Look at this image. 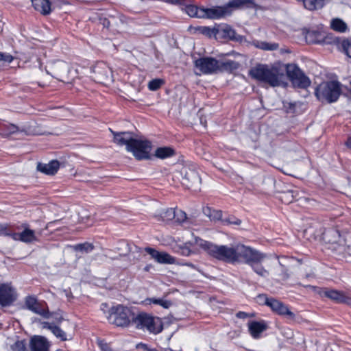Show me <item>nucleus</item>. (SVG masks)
<instances>
[{
	"label": "nucleus",
	"mask_w": 351,
	"mask_h": 351,
	"mask_svg": "<svg viewBox=\"0 0 351 351\" xmlns=\"http://www.w3.org/2000/svg\"><path fill=\"white\" fill-rule=\"evenodd\" d=\"M195 66L204 74H212L219 71V61L211 57L196 60Z\"/></svg>",
	"instance_id": "nucleus-10"
},
{
	"label": "nucleus",
	"mask_w": 351,
	"mask_h": 351,
	"mask_svg": "<svg viewBox=\"0 0 351 351\" xmlns=\"http://www.w3.org/2000/svg\"><path fill=\"white\" fill-rule=\"evenodd\" d=\"M285 67L280 64H258L250 70L251 76L272 87L285 86L287 84Z\"/></svg>",
	"instance_id": "nucleus-2"
},
{
	"label": "nucleus",
	"mask_w": 351,
	"mask_h": 351,
	"mask_svg": "<svg viewBox=\"0 0 351 351\" xmlns=\"http://www.w3.org/2000/svg\"><path fill=\"white\" fill-rule=\"evenodd\" d=\"M176 210L173 208H167L160 214V217L163 221L168 222L175 218Z\"/></svg>",
	"instance_id": "nucleus-36"
},
{
	"label": "nucleus",
	"mask_w": 351,
	"mask_h": 351,
	"mask_svg": "<svg viewBox=\"0 0 351 351\" xmlns=\"http://www.w3.org/2000/svg\"><path fill=\"white\" fill-rule=\"evenodd\" d=\"M251 251L253 254L252 256L253 260L248 261L247 260V258H244L243 262L250 265L253 271L258 276L263 278H267L269 276V271L261 264V263L266 258V255L252 247Z\"/></svg>",
	"instance_id": "nucleus-8"
},
{
	"label": "nucleus",
	"mask_w": 351,
	"mask_h": 351,
	"mask_svg": "<svg viewBox=\"0 0 351 351\" xmlns=\"http://www.w3.org/2000/svg\"><path fill=\"white\" fill-rule=\"evenodd\" d=\"M145 250L158 263L174 264L176 262V258L166 252H160L151 247H146Z\"/></svg>",
	"instance_id": "nucleus-18"
},
{
	"label": "nucleus",
	"mask_w": 351,
	"mask_h": 351,
	"mask_svg": "<svg viewBox=\"0 0 351 351\" xmlns=\"http://www.w3.org/2000/svg\"><path fill=\"white\" fill-rule=\"evenodd\" d=\"M330 25L332 29L339 32H345L347 29L346 23L339 19L332 20Z\"/></svg>",
	"instance_id": "nucleus-33"
},
{
	"label": "nucleus",
	"mask_w": 351,
	"mask_h": 351,
	"mask_svg": "<svg viewBox=\"0 0 351 351\" xmlns=\"http://www.w3.org/2000/svg\"><path fill=\"white\" fill-rule=\"evenodd\" d=\"M182 183L189 189L197 188L201 183V178L197 171L189 168L182 169Z\"/></svg>",
	"instance_id": "nucleus-12"
},
{
	"label": "nucleus",
	"mask_w": 351,
	"mask_h": 351,
	"mask_svg": "<svg viewBox=\"0 0 351 351\" xmlns=\"http://www.w3.org/2000/svg\"><path fill=\"white\" fill-rule=\"evenodd\" d=\"M23 231L19 233L12 232L11 238L14 241H19L25 243H32L39 241L38 234H40L41 231L36 232L31 230L26 223L22 225Z\"/></svg>",
	"instance_id": "nucleus-11"
},
{
	"label": "nucleus",
	"mask_w": 351,
	"mask_h": 351,
	"mask_svg": "<svg viewBox=\"0 0 351 351\" xmlns=\"http://www.w3.org/2000/svg\"><path fill=\"white\" fill-rule=\"evenodd\" d=\"M106 318L109 323L124 327L129 325L130 320L134 319V315L129 308L119 304L110 309Z\"/></svg>",
	"instance_id": "nucleus-4"
},
{
	"label": "nucleus",
	"mask_w": 351,
	"mask_h": 351,
	"mask_svg": "<svg viewBox=\"0 0 351 351\" xmlns=\"http://www.w3.org/2000/svg\"><path fill=\"white\" fill-rule=\"evenodd\" d=\"M56 319L57 320V323H60L62 320V318L61 317H58V318H56Z\"/></svg>",
	"instance_id": "nucleus-53"
},
{
	"label": "nucleus",
	"mask_w": 351,
	"mask_h": 351,
	"mask_svg": "<svg viewBox=\"0 0 351 351\" xmlns=\"http://www.w3.org/2000/svg\"><path fill=\"white\" fill-rule=\"evenodd\" d=\"M254 45L261 49L266 51H274L276 50L279 45L275 43H267L265 41H254Z\"/></svg>",
	"instance_id": "nucleus-30"
},
{
	"label": "nucleus",
	"mask_w": 351,
	"mask_h": 351,
	"mask_svg": "<svg viewBox=\"0 0 351 351\" xmlns=\"http://www.w3.org/2000/svg\"><path fill=\"white\" fill-rule=\"evenodd\" d=\"M110 131L114 135V142L120 146L125 145L126 150H128V147L131 145L134 138L131 134L129 132H114L111 130Z\"/></svg>",
	"instance_id": "nucleus-22"
},
{
	"label": "nucleus",
	"mask_w": 351,
	"mask_h": 351,
	"mask_svg": "<svg viewBox=\"0 0 351 351\" xmlns=\"http://www.w3.org/2000/svg\"><path fill=\"white\" fill-rule=\"evenodd\" d=\"M240 64L237 62L233 60H226L219 62V71H226L232 72L237 70Z\"/></svg>",
	"instance_id": "nucleus-28"
},
{
	"label": "nucleus",
	"mask_w": 351,
	"mask_h": 351,
	"mask_svg": "<svg viewBox=\"0 0 351 351\" xmlns=\"http://www.w3.org/2000/svg\"><path fill=\"white\" fill-rule=\"evenodd\" d=\"M173 155H174V150L169 147H159L155 152V156L161 159L171 157Z\"/></svg>",
	"instance_id": "nucleus-31"
},
{
	"label": "nucleus",
	"mask_w": 351,
	"mask_h": 351,
	"mask_svg": "<svg viewBox=\"0 0 351 351\" xmlns=\"http://www.w3.org/2000/svg\"><path fill=\"white\" fill-rule=\"evenodd\" d=\"M60 167L58 160H52L47 164L38 162L37 170L47 175H54Z\"/></svg>",
	"instance_id": "nucleus-23"
},
{
	"label": "nucleus",
	"mask_w": 351,
	"mask_h": 351,
	"mask_svg": "<svg viewBox=\"0 0 351 351\" xmlns=\"http://www.w3.org/2000/svg\"><path fill=\"white\" fill-rule=\"evenodd\" d=\"M15 299V291L10 285L8 284L0 285V304L2 306L10 305Z\"/></svg>",
	"instance_id": "nucleus-15"
},
{
	"label": "nucleus",
	"mask_w": 351,
	"mask_h": 351,
	"mask_svg": "<svg viewBox=\"0 0 351 351\" xmlns=\"http://www.w3.org/2000/svg\"><path fill=\"white\" fill-rule=\"evenodd\" d=\"M186 13L191 17L204 19V8L194 5H187L184 8Z\"/></svg>",
	"instance_id": "nucleus-27"
},
{
	"label": "nucleus",
	"mask_w": 351,
	"mask_h": 351,
	"mask_svg": "<svg viewBox=\"0 0 351 351\" xmlns=\"http://www.w3.org/2000/svg\"><path fill=\"white\" fill-rule=\"evenodd\" d=\"M180 253L184 256H189L191 254V250L186 247H183L181 248Z\"/></svg>",
	"instance_id": "nucleus-48"
},
{
	"label": "nucleus",
	"mask_w": 351,
	"mask_h": 351,
	"mask_svg": "<svg viewBox=\"0 0 351 351\" xmlns=\"http://www.w3.org/2000/svg\"><path fill=\"white\" fill-rule=\"evenodd\" d=\"M269 307L279 315L286 316L291 319H294L295 317V315L289 310L287 305L275 298H272Z\"/></svg>",
	"instance_id": "nucleus-16"
},
{
	"label": "nucleus",
	"mask_w": 351,
	"mask_h": 351,
	"mask_svg": "<svg viewBox=\"0 0 351 351\" xmlns=\"http://www.w3.org/2000/svg\"><path fill=\"white\" fill-rule=\"evenodd\" d=\"M94 249V246L93 244L89 243H84L81 244H77L74 246V250L75 251H79L82 252L88 253L90 252Z\"/></svg>",
	"instance_id": "nucleus-37"
},
{
	"label": "nucleus",
	"mask_w": 351,
	"mask_h": 351,
	"mask_svg": "<svg viewBox=\"0 0 351 351\" xmlns=\"http://www.w3.org/2000/svg\"><path fill=\"white\" fill-rule=\"evenodd\" d=\"M41 324L43 328L49 330L57 338L62 341L67 340L66 333L54 323L43 322Z\"/></svg>",
	"instance_id": "nucleus-25"
},
{
	"label": "nucleus",
	"mask_w": 351,
	"mask_h": 351,
	"mask_svg": "<svg viewBox=\"0 0 351 351\" xmlns=\"http://www.w3.org/2000/svg\"><path fill=\"white\" fill-rule=\"evenodd\" d=\"M273 298H268L267 295L260 294L256 298V302L260 304H265L269 306V302Z\"/></svg>",
	"instance_id": "nucleus-41"
},
{
	"label": "nucleus",
	"mask_w": 351,
	"mask_h": 351,
	"mask_svg": "<svg viewBox=\"0 0 351 351\" xmlns=\"http://www.w3.org/2000/svg\"><path fill=\"white\" fill-rule=\"evenodd\" d=\"M339 233L335 229H330L324 232V238L328 243H336L339 239Z\"/></svg>",
	"instance_id": "nucleus-32"
},
{
	"label": "nucleus",
	"mask_w": 351,
	"mask_h": 351,
	"mask_svg": "<svg viewBox=\"0 0 351 351\" xmlns=\"http://www.w3.org/2000/svg\"><path fill=\"white\" fill-rule=\"evenodd\" d=\"M135 324L138 328L146 330L149 332L158 334L162 330V325L158 317H154L147 314H140L135 318Z\"/></svg>",
	"instance_id": "nucleus-6"
},
{
	"label": "nucleus",
	"mask_w": 351,
	"mask_h": 351,
	"mask_svg": "<svg viewBox=\"0 0 351 351\" xmlns=\"http://www.w3.org/2000/svg\"><path fill=\"white\" fill-rule=\"evenodd\" d=\"M178 223H182L186 219V215L181 210H176V216L173 219Z\"/></svg>",
	"instance_id": "nucleus-42"
},
{
	"label": "nucleus",
	"mask_w": 351,
	"mask_h": 351,
	"mask_svg": "<svg viewBox=\"0 0 351 351\" xmlns=\"http://www.w3.org/2000/svg\"><path fill=\"white\" fill-rule=\"evenodd\" d=\"M11 349L12 351H29L27 348L25 341H16L11 346Z\"/></svg>",
	"instance_id": "nucleus-39"
},
{
	"label": "nucleus",
	"mask_w": 351,
	"mask_h": 351,
	"mask_svg": "<svg viewBox=\"0 0 351 351\" xmlns=\"http://www.w3.org/2000/svg\"><path fill=\"white\" fill-rule=\"evenodd\" d=\"M0 59L5 62H11L13 58L11 55L0 53Z\"/></svg>",
	"instance_id": "nucleus-47"
},
{
	"label": "nucleus",
	"mask_w": 351,
	"mask_h": 351,
	"mask_svg": "<svg viewBox=\"0 0 351 351\" xmlns=\"http://www.w3.org/2000/svg\"><path fill=\"white\" fill-rule=\"evenodd\" d=\"M164 83L165 82L162 79H154L148 83L147 86L150 90L155 91L159 89Z\"/></svg>",
	"instance_id": "nucleus-38"
},
{
	"label": "nucleus",
	"mask_w": 351,
	"mask_h": 351,
	"mask_svg": "<svg viewBox=\"0 0 351 351\" xmlns=\"http://www.w3.org/2000/svg\"><path fill=\"white\" fill-rule=\"evenodd\" d=\"M0 131L1 135L4 136H8L14 134L26 133V130L24 127H19L11 123L1 125L0 126Z\"/></svg>",
	"instance_id": "nucleus-24"
},
{
	"label": "nucleus",
	"mask_w": 351,
	"mask_h": 351,
	"mask_svg": "<svg viewBox=\"0 0 351 351\" xmlns=\"http://www.w3.org/2000/svg\"><path fill=\"white\" fill-rule=\"evenodd\" d=\"M231 10H228V6H217L210 8H204V18L217 19L230 15Z\"/></svg>",
	"instance_id": "nucleus-17"
},
{
	"label": "nucleus",
	"mask_w": 351,
	"mask_h": 351,
	"mask_svg": "<svg viewBox=\"0 0 351 351\" xmlns=\"http://www.w3.org/2000/svg\"><path fill=\"white\" fill-rule=\"evenodd\" d=\"M145 302L146 304L152 303L154 304L160 305L162 306L164 308H168L171 304V302L170 301L161 298H148Z\"/></svg>",
	"instance_id": "nucleus-35"
},
{
	"label": "nucleus",
	"mask_w": 351,
	"mask_h": 351,
	"mask_svg": "<svg viewBox=\"0 0 351 351\" xmlns=\"http://www.w3.org/2000/svg\"><path fill=\"white\" fill-rule=\"evenodd\" d=\"M268 328L267 323L265 321H252L248 323V330L251 336L254 339H258L261 334L266 330Z\"/></svg>",
	"instance_id": "nucleus-21"
},
{
	"label": "nucleus",
	"mask_w": 351,
	"mask_h": 351,
	"mask_svg": "<svg viewBox=\"0 0 351 351\" xmlns=\"http://www.w3.org/2000/svg\"><path fill=\"white\" fill-rule=\"evenodd\" d=\"M254 0H229V2L226 4L228 6V10H231L233 9L239 8L247 3L254 2Z\"/></svg>",
	"instance_id": "nucleus-34"
},
{
	"label": "nucleus",
	"mask_w": 351,
	"mask_h": 351,
	"mask_svg": "<svg viewBox=\"0 0 351 351\" xmlns=\"http://www.w3.org/2000/svg\"><path fill=\"white\" fill-rule=\"evenodd\" d=\"M152 149L151 143L145 139L133 138L128 152H131L137 160L148 159Z\"/></svg>",
	"instance_id": "nucleus-7"
},
{
	"label": "nucleus",
	"mask_w": 351,
	"mask_h": 351,
	"mask_svg": "<svg viewBox=\"0 0 351 351\" xmlns=\"http://www.w3.org/2000/svg\"><path fill=\"white\" fill-rule=\"evenodd\" d=\"M109 24H110V22L108 21H105L104 23V25L105 27H108Z\"/></svg>",
	"instance_id": "nucleus-52"
},
{
	"label": "nucleus",
	"mask_w": 351,
	"mask_h": 351,
	"mask_svg": "<svg viewBox=\"0 0 351 351\" xmlns=\"http://www.w3.org/2000/svg\"><path fill=\"white\" fill-rule=\"evenodd\" d=\"M25 306L34 313L40 315L47 319L51 317L53 315V313H49L47 308H45L41 303L32 296H29L26 298Z\"/></svg>",
	"instance_id": "nucleus-13"
},
{
	"label": "nucleus",
	"mask_w": 351,
	"mask_h": 351,
	"mask_svg": "<svg viewBox=\"0 0 351 351\" xmlns=\"http://www.w3.org/2000/svg\"><path fill=\"white\" fill-rule=\"evenodd\" d=\"M47 67L51 71V74L57 78L66 75L69 69V64L62 60H57L50 63Z\"/></svg>",
	"instance_id": "nucleus-20"
},
{
	"label": "nucleus",
	"mask_w": 351,
	"mask_h": 351,
	"mask_svg": "<svg viewBox=\"0 0 351 351\" xmlns=\"http://www.w3.org/2000/svg\"><path fill=\"white\" fill-rule=\"evenodd\" d=\"M221 212L219 210L210 211L209 217L213 220H219L221 218Z\"/></svg>",
	"instance_id": "nucleus-45"
},
{
	"label": "nucleus",
	"mask_w": 351,
	"mask_h": 351,
	"mask_svg": "<svg viewBox=\"0 0 351 351\" xmlns=\"http://www.w3.org/2000/svg\"><path fill=\"white\" fill-rule=\"evenodd\" d=\"M311 36V33L309 32V33H308L306 38H308Z\"/></svg>",
	"instance_id": "nucleus-56"
},
{
	"label": "nucleus",
	"mask_w": 351,
	"mask_h": 351,
	"mask_svg": "<svg viewBox=\"0 0 351 351\" xmlns=\"http://www.w3.org/2000/svg\"><path fill=\"white\" fill-rule=\"evenodd\" d=\"M346 144L348 147L351 149V136L348 138Z\"/></svg>",
	"instance_id": "nucleus-50"
},
{
	"label": "nucleus",
	"mask_w": 351,
	"mask_h": 351,
	"mask_svg": "<svg viewBox=\"0 0 351 351\" xmlns=\"http://www.w3.org/2000/svg\"><path fill=\"white\" fill-rule=\"evenodd\" d=\"M51 223H49L47 226H46V228H48V226L50 225Z\"/></svg>",
	"instance_id": "nucleus-57"
},
{
	"label": "nucleus",
	"mask_w": 351,
	"mask_h": 351,
	"mask_svg": "<svg viewBox=\"0 0 351 351\" xmlns=\"http://www.w3.org/2000/svg\"><path fill=\"white\" fill-rule=\"evenodd\" d=\"M93 75L91 77L97 82L106 83L112 79L110 68L104 62L97 63L91 69Z\"/></svg>",
	"instance_id": "nucleus-9"
},
{
	"label": "nucleus",
	"mask_w": 351,
	"mask_h": 351,
	"mask_svg": "<svg viewBox=\"0 0 351 351\" xmlns=\"http://www.w3.org/2000/svg\"><path fill=\"white\" fill-rule=\"evenodd\" d=\"M12 232L10 226L6 223H0V236L4 235L11 237Z\"/></svg>",
	"instance_id": "nucleus-40"
},
{
	"label": "nucleus",
	"mask_w": 351,
	"mask_h": 351,
	"mask_svg": "<svg viewBox=\"0 0 351 351\" xmlns=\"http://www.w3.org/2000/svg\"><path fill=\"white\" fill-rule=\"evenodd\" d=\"M224 223L226 224H233V225H240L241 223V221L235 217H228L224 220Z\"/></svg>",
	"instance_id": "nucleus-44"
},
{
	"label": "nucleus",
	"mask_w": 351,
	"mask_h": 351,
	"mask_svg": "<svg viewBox=\"0 0 351 351\" xmlns=\"http://www.w3.org/2000/svg\"><path fill=\"white\" fill-rule=\"evenodd\" d=\"M322 296H325L337 303H349L351 300L345 293L334 289H322L318 291Z\"/></svg>",
	"instance_id": "nucleus-14"
},
{
	"label": "nucleus",
	"mask_w": 351,
	"mask_h": 351,
	"mask_svg": "<svg viewBox=\"0 0 351 351\" xmlns=\"http://www.w3.org/2000/svg\"><path fill=\"white\" fill-rule=\"evenodd\" d=\"M32 3L36 10L44 15L51 12V3L49 0H32Z\"/></svg>",
	"instance_id": "nucleus-26"
},
{
	"label": "nucleus",
	"mask_w": 351,
	"mask_h": 351,
	"mask_svg": "<svg viewBox=\"0 0 351 351\" xmlns=\"http://www.w3.org/2000/svg\"><path fill=\"white\" fill-rule=\"evenodd\" d=\"M166 351H172L171 350H166Z\"/></svg>",
	"instance_id": "nucleus-58"
},
{
	"label": "nucleus",
	"mask_w": 351,
	"mask_h": 351,
	"mask_svg": "<svg viewBox=\"0 0 351 351\" xmlns=\"http://www.w3.org/2000/svg\"><path fill=\"white\" fill-rule=\"evenodd\" d=\"M285 71L294 86L300 88H306L311 85L310 79L294 64L285 66Z\"/></svg>",
	"instance_id": "nucleus-5"
},
{
	"label": "nucleus",
	"mask_w": 351,
	"mask_h": 351,
	"mask_svg": "<svg viewBox=\"0 0 351 351\" xmlns=\"http://www.w3.org/2000/svg\"><path fill=\"white\" fill-rule=\"evenodd\" d=\"M195 243L212 257L226 263H243L244 258L253 260L251 247L241 243L217 245L199 238L195 239Z\"/></svg>",
	"instance_id": "nucleus-1"
},
{
	"label": "nucleus",
	"mask_w": 351,
	"mask_h": 351,
	"mask_svg": "<svg viewBox=\"0 0 351 351\" xmlns=\"http://www.w3.org/2000/svg\"><path fill=\"white\" fill-rule=\"evenodd\" d=\"M221 32L224 36L228 37L232 40L241 42L243 40V36L237 34L236 32L229 26L221 28Z\"/></svg>",
	"instance_id": "nucleus-29"
},
{
	"label": "nucleus",
	"mask_w": 351,
	"mask_h": 351,
	"mask_svg": "<svg viewBox=\"0 0 351 351\" xmlns=\"http://www.w3.org/2000/svg\"><path fill=\"white\" fill-rule=\"evenodd\" d=\"M236 316L237 317L239 318V319H246L247 317H253L254 315L253 314H249V313H247L245 312H243V311H239L238 312L237 314H236Z\"/></svg>",
	"instance_id": "nucleus-46"
},
{
	"label": "nucleus",
	"mask_w": 351,
	"mask_h": 351,
	"mask_svg": "<svg viewBox=\"0 0 351 351\" xmlns=\"http://www.w3.org/2000/svg\"><path fill=\"white\" fill-rule=\"evenodd\" d=\"M343 48L346 54L351 58V40L344 41L343 43Z\"/></svg>",
	"instance_id": "nucleus-43"
},
{
	"label": "nucleus",
	"mask_w": 351,
	"mask_h": 351,
	"mask_svg": "<svg viewBox=\"0 0 351 351\" xmlns=\"http://www.w3.org/2000/svg\"><path fill=\"white\" fill-rule=\"evenodd\" d=\"M165 2L171 3H180L184 0H163Z\"/></svg>",
	"instance_id": "nucleus-49"
},
{
	"label": "nucleus",
	"mask_w": 351,
	"mask_h": 351,
	"mask_svg": "<svg viewBox=\"0 0 351 351\" xmlns=\"http://www.w3.org/2000/svg\"><path fill=\"white\" fill-rule=\"evenodd\" d=\"M340 84L337 81L324 82L315 89V95L320 101L335 102L340 95Z\"/></svg>",
	"instance_id": "nucleus-3"
},
{
	"label": "nucleus",
	"mask_w": 351,
	"mask_h": 351,
	"mask_svg": "<svg viewBox=\"0 0 351 351\" xmlns=\"http://www.w3.org/2000/svg\"><path fill=\"white\" fill-rule=\"evenodd\" d=\"M307 287H308L309 289H311L313 291H316L317 289V288L316 287L311 286V285H308Z\"/></svg>",
	"instance_id": "nucleus-51"
},
{
	"label": "nucleus",
	"mask_w": 351,
	"mask_h": 351,
	"mask_svg": "<svg viewBox=\"0 0 351 351\" xmlns=\"http://www.w3.org/2000/svg\"><path fill=\"white\" fill-rule=\"evenodd\" d=\"M348 88L350 89L351 91V79L349 81V86H348Z\"/></svg>",
	"instance_id": "nucleus-55"
},
{
	"label": "nucleus",
	"mask_w": 351,
	"mask_h": 351,
	"mask_svg": "<svg viewBox=\"0 0 351 351\" xmlns=\"http://www.w3.org/2000/svg\"><path fill=\"white\" fill-rule=\"evenodd\" d=\"M29 347V351H49L50 343L45 337L36 335L31 338Z\"/></svg>",
	"instance_id": "nucleus-19"
},
{
	"label": "nucleus",
	"mask_w": 351,
	"mask_h": 351,
	"mask_svg": "<svg viewBox=\"0 0 351 351\" xmlns=\"http://www.w3.org/2000/svg\"><path fill=\"white\" fill-rule=\"evenodd\" d=\"M107 307V304H101V310L102 311H104V308Z\"/></svg>",
	"instance_id": "nucleus-54"
}]
</instances>
